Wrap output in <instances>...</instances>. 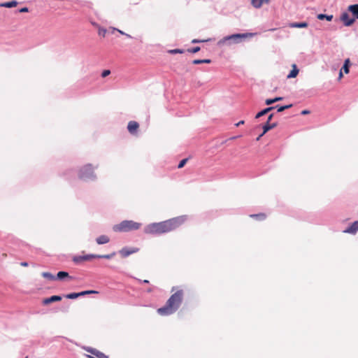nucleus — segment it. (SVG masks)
I'll use <instances>...</instances> for the list:
<instances>
[{
  "mask_svg": "<svg viewBox=\"0 0 358 358\" xmlns=\"http://www.w3.org/2000/svg\"><path fill=\"white\" fill-rule=\"evenodd\" d=\"M309 113H310V111L307 110H304L301 111L302 115H306V114H309Z\"/></svg>",
  "mask_w": 358,
  "mask_h": 358,
  "instance_id": "79ce46f5",
  "label": "nucleus"
},
{
  "mask_svg": "<svg viewBox=\"0 0 358 358\" xmlns=\"http://www.w3.org/2000/svg\"><path fill=\"white\" fill-rule=\"evenodd\" d=\"M204 41H206V40H198V39H193L192 41V43H201V42H204Z\"/></svg>",
  "mask_w": 358,
  "mask_h": 358,
  "instance_id": "c9c22d12",
  "label": "nucleus"
},
{
  "mask_svg": "<svg viewBox=\"0 0 358 358\" xmlns=\"http://www.w3.org/2000/svg\"><path fill=\"white\" fill-rule=\"evenodd\" d=\"M98 34L104 37L106 34V29L103 28H99L98 30Z\"/></svg>",
  "mask_w": 358,
  "mask_h": 358,
  "instance_id": "2f4dec72",
  "label": "nucleus"
},
{
  "mask_svg": "<svg viewBox=\"0 0 358 358\" xmlns=\"http://www.w3.org/2000/svg\"><path fill=\"white\" fill-rule=\"evenodd\" d=\"M277 126V123L267 122L263 126V132L260 134V136H263L267 131L275 128Z\"/></svg>",
  "mask_w": 358,
  "mask_h": 358,
  "instance_id": "4468645a",
  "label": "nucleus"
},
{
  "mask_svg": "<svg viewBox=\"0 0 358 358\" xmlns=\"http://www.w3.org/2000/svg\"><path fill=\"white\" fill-rule=\"evenodd\" d=\"M109 241L110 238L106 235H101L96 238V242L99 245L106 244Z\"/></svg>",
  "mask_w": 358,
  "mask_h": 358,
  "instance_id": "dca6fc26",
  "label": "nucleus"
},
{
  "mask_svg": "<svg viewBox=\"0 0 358 358\" xmlns=\"http://www.w3.org/2000/svg\"><path fill=\"white\" fill-rule=\"evenodd\" d=\"M244 124V121H243V120H241V121L238 122V123H236V127H238V126H240V125H241V124Z\"/></svg>",
  "mask_w": 358,
  "mask_h": 358,
  "instance_id": "37998d69",
  "label": "nucleus"
},
{
  "mask_svg": "<svg viewBox=\"0 0 358 358\" xmlns=\"http://www.w3.org/2000/svg\"><path fill=\"white\" fill-rule=\"evenodd\" d=\"M281 100H282V97H280V96L279 97H275V98L273 99V101H275V103L278 101H281Z\"/></svg>",
  "mask_w": 358,
  "mask_h": 358,
  "instance_id": "a19ab883",
  "label": "nucleus"
},
{
  "mask_svg": "<svg viewBox=\"0 0 358 358\" xmlns=\"http://www.w3.org/2000/svg\"><path fill=\"white\" fill-rule=\"evenodd\" d=\"M187 161H188L187 158H185V159H183L182 160H181L178 165V169L182 168L186 164Z\"/></svg>",
  "mask_w": 358,
  "mask_h": 358,
  "instance_id": "c756f323",
  "label": "nucleus"
},
{
  "mask_svg": "<svg viewBox=\"0 0 358 358\" xmlns=\"http://www.w3.org/2000/svg\"><path fill=\"white\" fill-rule=\"evenodd\" d=\"M350 64V59H346L345 60L344 65H343V68L341 69V70L342 71L343 70L345 73H349Z\"/></svg>",
  "mask_w": 358,
  "mask_h": 358,
  "instance_id": "b1692460",
  "label": "nucleus"
},
{
  "mask_svg": "<svg viewBox=\"0 0 358 358\" xmlns=\"http://www.w3.org/2000/svg\"><path fill=\"white\" fill-rule=\"evenodd\" d=\"M65 278H67L68 280H71L73 279L72 276H70L69 273L66 271H59L57 273L56 279L62 280Z\"/></svg>",
  "mask_w": 358,
  "mask_h": 358,
  "instance_id": "ddd939ff",
  "label": "nucleus"
},
{
  "mask_svg": "<svg viewBox=\"0 0 358 358\" xmlns=\"http://www.w3.org/2000/svg\"><path fill=\"white\" fill-rule=\"evenodd\" d=\"M78 296H81L80 292L78 293H70L66 296V298L70 299H74L78 298Z\"/></svg>",
  "mask_w": 358,
  "mask_h": 358,
  "instance_id": "bb28decb",
  "label": "nucleus"
},
{
  "mask_svg": "<svg viewBox=\"0 0 358 358\" xmlns=\"http://www.w3.org/2000/svg\"><path fill=\"white\" fill-rule=\"evenodd\" d=\"M308 27V23L306 22H300V23H292L290 24V27H294V28H305Z\"/></svg>",
  "mask_w": 358,
  "mask_h": 358,
  "instance_id": "412c9836",
  "label": "nucleus"
},
{
  "mask_svg": "<svg viewBox=\"0 0 358 358\" xmlns=\"http://www.w3.org/2000/svg\"><path fill=\"white\" fill-rule=\"evenodd\" d=\"M252 34L246 33V34H235L230 36H227L222 38L218 41L219 45H231L232 43H238L241 41L242 39L246 38L248 37L252 36Z\"/></svg>",
  "mask_w": 358,
  "mask_h": 358,
  "instance_id": "20e7f679",
  "label": "nucleus"
},
{
  "mask_svg": "<svg viewBox=\"0 0 358 358\" xmlns=\"http://www.w3.org/2000/svg\"><path fill=\"white\" fill-rule=\"evenodd\" d=\"M292 68H293L292 70L290 71V73L287 76L288 78H296L299 73V69H297L296 64H293Z\"/></svg>",
  "mask_w": 358,
  "mask_h": 358,
  "instance_id": "a211bd4d",
  "label": "nucleus"
},
{
  "mask_svg": "<svg viewBox=\"0 0 358 358\" xmlns=\"http://www.w3.org/2000/svg\"><path fill=\"white\" fill-rule=\"evenodd\" d=\"M168 52L171 55L178 54V53L182 54L184 52V50L182 49H173V50H169L168 51Z\"/></svg>",
  "mask_w": 358,
  "mask_h": 358,
  "instance_id": "cd10ccee",
  "label": "nucleus"
},
{
  "mask_svg": "<svg viewBox=\"0 0 358 358\" xmlns=\"http://www.w3.org/2000/svg\"><path fill=\"white\" fill-rule=\"evenodd\" d=\"M348 10L351 12L355 20L358 19V4L350 5L348 8Z\"/></svg>",
  "mask_w": 358,
  "mask_h": 358,
  "instance_id": "2eb2a0df",
  "label": "nucleus"
},
{
  "mask_svg": "<svg viewBox=\"0 0 358 358\" xmlns=\"http://www.w3.org/2000/svg\"><path fill=\"white\" fill-rule=\"evenodd\" d=\"M270 0H251L252 6L255 8H259L264 3H268Z\"/></svg>",
  "mask_w": 358,
  "mask_h": 358,
  "instance_id": "f3484780",
  "label": "nucleus"
},
{
  "mask_svg": "<svg viewBox=\"0 0 358 358\" xmlns=\"http://www.w3.org/2000/svg\"><path fill=\"white\" fill-rule=\"evenodd\" d=\"M342 77H343V73H342V70H341V71L339 73V79H341Z\"/></svg>",
  "mask_w": 358,
  "mask_h": 358,
  "instance_id": "a18cd8bd",
  "label": "nucleus"
},
{
  "mask_svg": "<svg viewBox=\"0 0 358 358\" xmlns=\"http://www.w3.org/2000/svg\"><path fill=\"white\" fill-rule=\"evenodd\" d=\"M262 136L260 135L257 138V140L259 141Z\"/></svg>",
  "mask_w": 358,
  "mask_h": 358,
  "instance_id": "de8ad7c7",
  "label": "nucleus"
},
{
  "mask_svg": "<svg viewBox=\"0 0 358 358\" xmlns=\"http://www.w3.org/2000/svg\"><path fill=\"white\" fill-rule=\"evenodd\" d=\"M341 20L343 22L345 26L349 27L354 24L355 20L354 17H351L350 14L347 12H344L341 15Z\"/></svg>",
  "mask_w": 358,
  "mask_h": 358,
  "instance_id": "1a4fd4ad",
  "label": "nucleus"
},
{
  "mask_svg": "<svg viewBox=\"0 0 358 358\" xmlns=\"http://www.w3.org/2000/svg\"><path fill=\"white\" fill-rule=\"evenodd\" d=\"M186 216H178L163 222L146 225L143 231L146 234H162L169 233L181 227L186 221Z\"/></svg>",
  "mask_w": 358,
  "mask_h": 358,
  "instance_id": "f257e3e1",
  "label": "nucleus"
},
{
  "mask_svg": "<svg viewBox=\"0 0 358 358\" xmlns=\"http://www.w3.org/2000/svg\"><path fill=\"white\" fill-rule=\"evenodd\" d=\"M143 282H144V283H148V282H149V281H148V280H144L143 281Z\"/></svg>",
  "mask_w": 358,
  "mask_h": 358,
  "instance_id": "49530a36",
  "label": "nucleus"
},
{
  "mask_svg": "<svg viewBox=\"0 0 358 358\" xmlns=\"http://www.w3.org/2000/svg\"><path fill=\"white\" fill-rule=\"evenodd\" d=\"M148 292H152V289H148Z\"/></svg>",
  "mask_w": 358,
  "mask_h": 358,
  "instance_id": "09e8293b",
  "label": "nucleus"
},
{
  "mask_svg": "<svg viewBox=\"0 0 358 358\" xmlns=\"http://www.w3.org/2000/svg\"><path fill=\"white\" fill-rule=\"evenodd\" d=\"M138 128H139V124L137 122H136V121L129 122L128 125H127V129L131 134H132V135L136 134Z\"/></svg>",
  "mask_w": 358,
  "mask_h": 358,
  "instance_id": "9d476101",
  "label": "nucleus"
},
{
  "mask_svg": "<svg viewBox=\"0 0 358 358\" xmlns=\"http://www.w3.org/2000/svg\"><path fill=\"white\" fill-rule=\"evenodd\" d=\"M110 74V70H104L102 73H101V76L103 78H105L108 76H109Z\"/></svg>",
  "mask_w": 358,
  "mask_h": 358,
  "instance_id": "473e14b6",
  "label": "nucleus"
},
{
  "mask_svg": "<svg viewBox=\"0 0 358 358\" xmlns=\"http://www.w3.org/2000/svg\"><path fill=\"white\" fill-rule=\"evenodd\" d=\"M273 109H274V106H271V107H268V108H266L262 110V111L257 113L255 118H259L260 117L267 114L268 112H270Z\"/></svg>",
  "mask_w": 358,
  "mask_h": 358,
  "instance_id": "6ab92c4d",
  "label": "nucleus"
},
{
  "mask_svg": "<svg viewBox=\"0 0 358 358\" xmlns=\"http://www.w3.org/2000/svg\"><path fill=\"white\" fill-rule=\"evenodd\" d=\"M62 300V297L60 296H52L49 298H45L43 300L42 303L43 305H48L51 303L59 301Z\"/></svg>",
  "mask_w": 358,
  "mask_h": 358,
  "instance_id": "f8f14e48",
  "label": "nucleus"
},
{
  "mask_svg": "<svg viewBox=\"0 0 358 358\" xmlns=\"http://www.w3.org/2000/svg\"><path fill=\"white\" fill-rule=\"evenodd\" d=\"M211 62L210 59H203V64H210Z\"/></svg>",
  "mask_w": 358,
  "mask_h": 358,
  "instance_id": "58836bf2",
  "label": "nucleus"
},
{
  "mask_svg": "<svg viewBox=\"0 0 358 358\" xmlns=\"http://www.w3.org/2000/svg\"><path fill=\"white\" fill-rule=\"evenodd\" d=\"M358 231V220L354 222L348 228L344 230V233L355 234Z\"/></svg>",
  "mask_w": 358,
  "mask_h": 358,
  "instance_id": "9b49d317",
  "label": "nucleus"
},
{
  "mask_svg": "<svg viewBox=\"0 0 358 358\" xmlns=\"http://www.w3.org/2000/svg\"><path fill=\"white\" fill-rule=\"evenodd\" d=\"M87 352H90L92 355H94L95 357H92L91 355H86L88 358H108V356H106L103 352L99 351L96 349L92 348H84Z\"/></svg>",
  "mask_w": 358,
  "mask_h": 358,
  "instance_id": "6e6552de",
  "label": "nucleus"
},
{
  "mask_svg": "<svg viewBox=\"0 0 358 358\" xmlns=\"http://www.w3.org/2000/svg\"><path fill=\"white\" fill-rule=\"evenodd\" d=\"M199 50H200V47H199V46L187 50V51L189 52H192V53H196V52H199Z\"/></svg>",
  "mask_w": 358,
  "mask_h": 358,
  "instance_id": "7c9ffc66",
  "label": "nucleus"
},
{
  "mask_svg": "<svg viewBox=\"0 0 358 358\" xmlns=\"http://www.w3.org/2000/svg\"><path fill=\"white\" fill-rule=\"evenodd\" d=\"M192 63L194 64H203V59H194L193 60Z\"/></svg>",
  "mask_w": 358,
  "mask_h": 358,
  "instance_id": "f704fd0d",
  "label": "nucleus"
},
{
  "mask_svg": "<svg viewBox=\"0 0 358 358\" xmlns=\"http://www.w3.org/2000/svg\"><path fill=\"white\" fill-rule=\"evenodd\" d=\"M41 275L43 278L48 279L49 280H54L56 279V277L49 272H43Z\"/></svg>",
  "mask_w": 358,
  "mask_h": 358,
  "instance_id": "393cba45",
  "label": "nucleus"
},
{
  "mask_svg": "<svg viewBox=\"0 0 358 358\" xmlns=\"http://www.w3.org/2000/svg\"><path fill=\"white\" fill-rule=\"evenodd\" d=\"M292 106V104H289V105H285V106H276L274 107V108H278V112H282L284 111L285 109H288V108H290Z\"/></svg>",
  "mask_w": 358,
  "mask_h": 358,
  "instance_id": "a878e982",
  "label": "nucleus"
},
{
  "mask_svg": "<svg viewBox=\"0 0 358 358\" xmlns=\"http://www.w3.org/2000/svg\"><path fill=\"white\" fill-rule=\"evenodd\" d=\"M115 30H117V31H119V33H120V34H122V35H126V36H127V37H129V38H130V37H131V36H130V35H129V34H127L124 33V32H123L122 31H121V30H119V29H115Z\"/></svg>",
  "mask_w": 358,
  "mask_h": 358,
  "instance_id": "4c0bfd02",
  "label": "nucleus"
},
{
  "mask_svg": "<svg viewBox=\"0 0 358 358\" xmlns=\"http://www.w3.org/2000/svg\"><path fill=\"white\" fill-rule=\"evenodd\" d=\"M142 226L141 222L134 220H123L120 223L113 227V230L115 232H129L138 230Z\"/></svg>",
  "mask_w": 358,
  "mask_h": 358,
  "instance_id": "7ed1b4c3",
  "label": "nucleus"
},
{
  "mask_svg": "<svg viewBox=\"0 0 358 358\" xmlns=\"http://www.w3.org/2000/svg\"><path fill=\"white\" fill-rule=\"evenodd\" d=\"M28 11H29V10H28V8H27V7H24L20 10V13H27Z\"/></svg>",
  "mask_w": 358,
  "mask_h": 358,
  "instance_id": "e433bc0d",
  "label": "nucleus"
},
{
  "mask_svg": "<svg viewBox=\"0 0 358 358\" xmlns=\"http://www.w3.org/2000/svg\"><path fill=\"white\" fill-rule=\"evenodd\" d=\"M317 18L321 20L325 19L327 21H331L333 19V15H324V14H319V15H317Z\"/></svg>",
  "mask_w": 358,
  "mask_h": 358,
  "instance_id": "5701e85b",
  "label": "nucleus"
},
{
  "mask_svg": "<svg viewBox=\"0 0 358 358\" xmlns=\"http://www.w3.org/2000/svg\"><path fill=\"white\" fill-rule=\"evenodd\" d=\"M138 251H139V248H138L125 247V248H122L119 251V253H120V255H121L122 257L125 258V257H127L128 256H129V255H131L132 254L138 252Z\"/></svg>",
  "mask_w": 358,
  "mask_h": 358,
  "instance_id": "0eeeda50",
  "label": "nucleus"
},
{
  "mask_svg": "<svg viewBox=\"0 0 358 358\" xmlns=\"http://www.w3.org/2000/svg\"><path fill=\"white\" fill-rule=\"evenodd\" d=\"M26 358H27V357H26Z\"/></svg>",
  "mask_w": 358,
  "mask_h": 358,
  "instance_id": "8fccbe9b",
  "label": "nucleus"
},
{
  "mask_svg": "<svg viewBox=\"0 0 358 358\" xmlns=\"http://www.w3.org/2000/svg\"><path fill=\"white\" fill-rule=\"evenodd\" d=\"M250 217L255 218L258 220H264L266 217V215L265 213H259V214L250 215Z\"/></svg>",
  "mask_w": 358,
  "mask_h": 358,
  "instance_id": "4be33fe9",
  "label": "nucleus"
},
{
  "mask_svg": "<svg viewBox=\"0 0 358 358\" xmlns=\"http://www.w3.org/2000/svg\"><path fill=\"white\" fill-rule=\"evenodd\" d=\"M115 255V252H113L108 255H80V256H76L73 258V261L76 263L79 264L84 261H90L92 259H111Z\"/></svg>",
  "mask_w": 358,
  "mask_h": 358,
  "instance_id": "39448f33",
  "label": "nucleus"
},
{
  "mask_svg": "<svg viewBox=\"0 0 358 358\" xmlns=\"http://www.w3.org/2000/svg\"><path fill=\"white\" fill-rule=\"evenodd\" d=\"M176 292L169 297L164 306L157 309V313L162 316L174 313L180 306L184 296L182 289L173 287L171 292Z\"/></svg>",
  "mask_w": 358,
  "mask_h": 358,
  "instance_id": "f03ea898",
  "label": "nucleus"
},
{
  "mask_svg": "<svg viewBox=\"0 0 358 358\" xmlns=\"http://www.w3.org/2000/svg\"><path fill=\"white\" fill-rule=\"evenodd\" d=\"M98 292L96 291H94V290H87V291H83V292H80V294L81 296H85V295H87V294H97Z\"/></svg>",
  "mask_w": 358,
  "mask_h": 358,
  "instance_id": "c85d7f7f",
  "label": "nucleus"
},
{
  "mask_svg": "<svg viewBox=\"0 0 358 358\" xmlns=\"http://www.w3.org/2000/svg\"><path fill=\"white\" fill-rule=\"evenodd\" d=\"M17 5V2L16 1H11L8 2H6L2 3L1 6L6 8H13Z\"/></svg>",
  "mask_w": 358,
  "mask_h": 358,
  "instance_id": "aec40b11",
  "label": "nucleus"
},
{
  "mask_svg": "<svg viewBox=\"0 0 358 358\" xmlns=\"http://www.w3.org/2000/svg\"><path fill=\"white\" fill-rule=\"evenodd\" d=\"M21 265H22V266H28V264H27V262H22V263H21Z\"/></svg>",
  "mask_w": 358,
  "mask_h": 358,
  "instance_id": "c03bdc74",
  "label": "nucleus"
},
{
  "mask_svg": "<svg viewBox=\"0 0 358 358\" xmlns=\"http://www.w3.org/2000/svg\"><path fill=\"white\" fill-rule=\"evenodd\" d=\"M94 177V168L91 164L85 165L79 171V178L82 180H86Z\"/></svg>",
  "mask_w": 358,
  "mask_h": 358,
  "instance_id": "423d86ee",
  "label": "nucleus"
},
{
  "mask_svg": "<svg viewBox=\"0 0 358 358\" xmlns=\"http://www.w3.org/2000/svg\"><path fill=\"white\" fill-rule=\"evenodd\" d=\"M273 117V114H270L268 117L267 122H270Z\"/></svg>",
  "mask_w": 358,
  "mask_h": 358,
  "instance_id": "ea45409f",
  "label": "nucleus"
},
{
  "mask_svg": "<svg viewBox=\"0 0 358 358\" xmlns=\"http://www.w3.org/2000/svg\"><path fill=\"white\" fill-rule=\"evenodd\" d=\"M265 103L266 105H271L275 103V101H273V99H268L265 101Z\"/></svg>",
  "mask_w": 358,
  "mask_h": 358,
  "instance_id": "72a5a7b5",
  "label": "nucleus"
}]
</instances>
